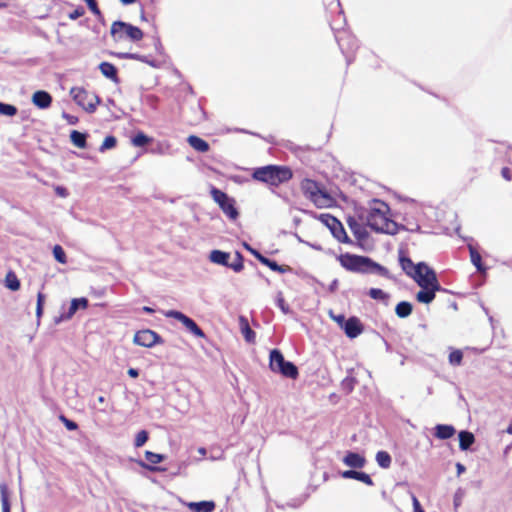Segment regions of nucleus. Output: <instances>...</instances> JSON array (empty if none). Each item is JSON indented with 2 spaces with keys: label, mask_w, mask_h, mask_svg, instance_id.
<instances>
[{
  "label": "nucleus",
  "mask_w": 512,
  "mask_h": 512,
  "mask_svg": "<svg viewBox=\"0 0 512 512\" xmlns=\"http://www.w3.org/2000/svg\"><path fill=\"white\" fill-rule=\"evenodd\" d=\"M117 56L120 59L138 60V61L146 63V64H148V65H150L152 67H157L156 61L155 60H151L148 56H145V55H140V54H137V53L122 52V53H118Z\"/></svg>",
  "instance_id": "nucleus-28"
},
{
  "label": "nucleus",
  "mask_w": 512,
  "mask_h": 512,
  "mask_svg": "<svg viewBox=\"0 0 512 512\" xmlns=\"http://www.w3.org/2000/svg\"><path fill=\"white\" fill-rule=\"evenodd\" d=\"M342 329L347 337L353 339L363 332V325L357 317L352 316L347 319V322H345Z\"/></svg>",
  "instance_id": "nucleus-16"
},
{
  "label": "nucleus",
  "mask_w": 512,
  "mask_h": 512,
  "mask_svg": "<svg viewBox=\"0 0 512 512\" xmlns=\"http://www.w3.org/2000/svg\"><path fill=\"white\" fill-rule=\"evenodd\" d=\"M412 504H413L414 512H424V510L422 509V507L420 505V502L418 501L417 497L414 495L412 496Z\"/></svg>",
  "instance_id": "nucleus-55"
},
{
  "label": "nucleus",
  "mask_w": 512,
  "mask_h": 512,
  "mask_svg": "<svg viewBox=\"0 0 512 512\" xmlns=\"http://www.w3.org/2000/svg\"><path fill=\"white\" fill-rule=\"evenodd\" d=\"M127 373L132 378H137L139 376V371H138V369H135V368H129Z\"/></svg>",
  "instance_id": "nucleus-61"
},
{
  "label": "nucleus",
  "mask_w": 512,
  "mask_h": 512,
  "mask_svg": "<svg viewBox=\"0 0 512 512\" xmlns=\"http://www.w3.org/2000/svg\"><path fill=\"white\" fill-rule=\"evenodd\" d=\"M230 253L221 250H212L209 254V260L212 263L229 266Z\"/></svg>",
  "instance_id": "nucleus-21"
},
{
  "label": "nucleus",
  "mask_w": 512,
  "mask_h": 512,
  "mask_svg": "<svg viewBox=\"0 0 512 512\" xmlns=\"http://www.w3.org/2000/svg\"><path fill=\"white\" fill-rule=\"evenodd\" d=\"M469 252H470V258L473 265L476 267L477 271L484 272L486 268L482 264L481 255L478 253V251L472 246L468 245Z\"/></svg>",
  "instance_id": "nucleus-33"
},
{
  "label": "nucleus",
  "mask_w": 512,
  "mask_h": 512,
  "mask_svg": "<svg viewBox=\"0 0 512 512\" xmlns=\"http://www.w3.org/2000/svg\"><path fill=\"white\" fill-rule=\"evenodd\" d=\"M164 316L167 318H173L177 321L181 322L182 325L194 336L199 338H205L206 335L204 331L197 325V323L184 313L177 310H168L165 311Z\"/></svg>",
  "instance_id": "nucleus-10"
},
{
  "label": "nucleus",
  "mask_w": 512,
  "mask_h": 512,
  "mask_svg": "<svg viewBox=\"0 0 512 512\" xmlns=\"http://www.w3.org/2000/svg\"><path fill=\"white\" fill-rule=\"evenodd\" d=\"M2 512H10L9 492L5 483L0 484Z\"/></svg>",
  "instance_id": "nucleus-35"
},
{
  "label": "nucleus",
  "mask_w": 512,
  "mask_h": 512,
  "mask_svg": "<svg viewBox=\"0 0 512 512\" xmlns=\"http://www.w3.org/2000/svg\"><path fill=\"white\" fill-rule=\"evenodd\" d=\"M320 219L339 242L351 243L342 223L336 217L331 214H322Z\"/></svg>",
  "instance_id": "nucleus-11"
},
{
  "label": "nucleus",
  "mask_w": 512,
  "mask_h": 512,
  "mask_svg": "<svg viewBox=\"0 0 512 512\" xmlns=\"http://www.w3.org/2000/svg\"><path fill=\"white\" fill-rule=\"evenodd\" d=\"M134 343L139 346L151 348V347L155 346L156 344L163 343V339L155 331L150 330V329H144V330L137 331L135 333Z\"/></svg>",
  "instance_id": "nucleus-13"
},
{
  "label": "nucleus",
  "mask_w": 512,
  "mask_h": 512,
  "mask_svg": "<svg viewBox=\"0 0 512 512\" xmlns=\"http://www.w3.org/2000/svg\"><path fill=\"white\" fill-rule=\"evenodd\" d=\"M187 506L192 512H213L215 509L213 501L190 502Z\"/></svg>",
  "instance_id": "nucleus-23"
},
{
  "label": "nucleus",
  "mask_w": 512,
  "mask_h": 512,
  "mask_svg": "<svg viewBox=\"0 0 512 512\" xmlns=\"http://www.w3.org/2000/svg\"><path fill=\"white\" fill-rule=\"evenodd\" d=\"M376 206L372 207L366 216L367 225L375 232L394 235L398 232V225L389 219L387 213L389 206L379 200H374Z\"/></svg>",
  "instance_id": "nucleus-2"
},
{
  "label": "nucleus",
  "mask_w": 512,
  "mask_h": 512,
  "mask_svg": "<svg viewBox=\"0 0 512 512\" xmlns=\"http://www.w3.org/2000/svg\"><path fill=\"white\" fill-rule=\"evenodd\" d=\"M437 291L438 290H434V287L421 288L416 294V299L420 303L429 304L435 299Z\"/></svg>",
  "instance_id": "nucleus-24"
},
{
  "label": "nucleus",
  "mask_w": 512,
  "mask_h": 512,
  "mask_svg": "<svg viewBox=\"0 0 512 512\" xmlns=\"http://www.w3.org/2000/svg\"><path fill=\"white\" fill-rule=\"evenodd\" d=\"M148 438H149V434L146 430L139 431L135 436V440H134L135 447L139 448V447L143 446L147 442Z\"/></svg>",
  "instance_id": "nucleus-44"
},
{
  "label": "nucleus",
  "mask_w": 512,
  "mask_h": 512,
  "mask_svg": "<svg viewBox=\"0 0 512 512\" xmlns=\"http://www.w3.org/2000/svg\"><path fill=\"white\" fill-rule=\"evenodd\" d=\"M269 360V367L273 372L290 379L298 377L299 370L297 366L293 362L285 360L280 350H271Z\"/></svg>",
  "instance_id": "nucleus-5"
},
{
  "label": "nucleus",
  "mask_w": 512,
  "mask_h": 512,
  "mask_svg": "<svg viewBox=\"0 0 512 512\" xmlns=\"http://www.w3.org/2000/svg\"><path fill=\"white\" fill-rule=\"evenodd\" d=\"M54 258L61 264H65L67 262V257L64 249L60 245H55L53 248Z\"/></svg>",
  "instance_id": "nucleus-41"
},
{
  "label": "nucleus",
  "mask_w": 512,
  "mask_h": 512,
  "mask_svg": "<svg viewBox=\"0 0 512 512\" xmlns=\"http://www.w3.org/2000/svg\"><path fill=\"white\" fill-rule=\"evenodd\" d=\"M434 430H435V432H434L435 437H437L439 439H449L456 432L455 428L452 425H446V424H438L435 426Z\"/></svg>",
  "instance_id": "nucleus-25"
},
{
  "label": "nucleus",
  "mask_w": 512,
  "mask_h": 512,
  "mask_svg": "<svg viewBox=\"0 0 512 512\" xmlns=\"http://www.w3.org/2000/svg\"><path fill=\"white\" fill-rule=\"evenodd\" d=\"M329 6H330L329 9L331 12L338 11V13L340 15L342 14L341 5H340L339 0H335V2L330 3Z\"/></svg>",
  "instance_id": "nucleus-53"
},
{
  "label": "nucleus",
  "mask_w": 512,
  "mask_h": 512,
  "mask_svg": "<svg viewBox=\"0 0 512 512\" xmlns=\"http://www.w3.org/2000/svg\"><path fill=\"white\" fill-rule=\"evenodd\" d=\"M239 320H240L241 332L243 334L244 339L248 343H254L255 338H256V333L249 326L248 320L244 316H241Z\"/></svg>",
  "instance_id": "nucleus-27"
},
{
  "label": "nucleus",
  "mask_w": 512,
  "mask_h": 512,
  "mask_svg": "<svg viewBox=\"0 0 512 512\" xmlns=\"http://www.w3.org/2000/svg\"><path fill=\"white\" fill-rule=\"evenodd\" d=\"M88 299L85 297L81 298H74L71 301V304L67 311L60 313L58 317H55L54 322L55 324H59L63 321H67L73 317V315L79 310V309H86L88 307Z\"/></svg>",
  "instance_id": "nucleus-14"
},
{
  "label": "nucleus",
  "mask_w": 512,
  "mask_h": 512,
  "mask_svg": "<svg viewBox=\"0 0 512 512\" xmlns=\"http://www.w3.org/2000/svg\"><path fill=\"white\" fill-rule=\"evenodd\" d=\"M88 8L90 9V11L98 18V19H101L102 18V13L98 7V4H97V1L94 0L92 2H88L86 3Z\"/></svg>",
  "instance_id": "nucleus-49"
},
{
  "label": "nucleus",
  "mask_w": 512,
  "mask_h": 512,
  "mask_svg": "<svg viewBox=\"0 0 512 512\" xmlns=\"http://www.w3.org/2000/svg\"><path fill=\"white\" fill-rule=\"evenodd\" d=\"M70 95L79 106L89 113H93L100 103V98L95 93H90L82 87L71 88Z\"/></svg>",
  "instance_id": "nucleus-9"
},
{
  "label": "nucleus",
  "mask_w": 512,
  "mask_h": 512,
  "mask_svg": "<svg viewBox=\"0 0 512 512\" xmlns=\"http://www.w3.org/2000/svg\"><path fill=\"white\" fill-rule=\"evenodd\" d=\"M463 496H464V491L462 489H458L454 495L455 507H458L459 505H461Z\"/></svg>",
  "instance_id": "nucleus-52"
},
{
  "label": "nucleus",
  "mask_w": 512,
  "mask_h": 512,
  "mask_svg": "<svg viewBox=\"0 0 512 512\" xmlns=\"http://www.w3.org/2000/svg\"><path fill=\"white\" fill-rule=\"evenodd\" d=\"M55 192H56V194H57L58 196L63 197V198H65V197H67V196H68V191H67V189H66L65 187H63V186H56V187H55Z\"/></svg>",
  "instance_id": "nucleus-56"
},
{
  "label": "nucleus",
  "mask_w": 512,
  "mask_h": 512,
  "mask_svg": "<svg viewBox=\"0 0 512 512\" xmlns=\"http://www.w3.org/2000/svg\"><path fill=\"white\" fill-rule=\"evenodd\" d=\"M338 288V280L337 279H334L331 284L329 285V291L330 292H335Z\"/></svg>",
  "instance_id": "nucleus-62"
},
{
  "label": "nucleus",
  "mask_w": 512,
  "mask_h": 512,
  "mask_svg": "<svg viewBox=\"0 0 512 512\" xmlns=\"http://www.w3.org/2000/svg\"><path fill=\"white\" fill-rule=\"evenodd\" d=\"M347 223L350 230L358 240H365L368 237L366 228L362 226L355 218L349 217Z\"/></svg>",
  "instance_id": "nucleus-20"
},
{
  "label": "nucleus",
  "mask_w": 512,
  "mask_h": 512,
  "mask_svg": "<svg viewBox=\"0 0 512 512\" xmlns=\"http://www.w3.org/2000/svg\"><path fill=\"white\" fill-rule=\"evenodd\" d=\"M421 288L434 287V290H441L440 283L437 279L435 271L427 264L423 270H419L413 279Z\"/></svg>",
  "instance_id": "nucleus-12"
},
{
  "label": "nucleus",
  "mask_w": 512,
  "mask_h": 512,
  "mask_svg": "<svg viewBox=\"0 0 512 512\" xmlns=\"http://www.w3.org/2000/svg\"><path fill=\"white\" fill-rule=\"evenodd\" d=\"M243 261V255L237 251L235 253V260L231 263L229 262L228 268L232 269L234 272H241L244 268Z\"/></svg>",
  "instance_id": "nucleus-38"
},
{
  "label": "nucleus",
  "mask_w": 512,
  "mask_h": 512,
  "mask_svg": "<svg viewBox=\"0 0 512 512\" xmlns=\"http://www.w3.org/2000/svg\"><path fill=\"white\" fill-rule=\"evenodd\" d=\"M99 69L106 78L112 80L115 83L119 82L117 68L112 63L102 62L99 65Z\"/></svg>",
  "instance_id": "nucleus-22"
},
{
  "label": "nucleus",
  "mask_w": 512,
  "mask_h": 512,
  "mask_svg": "<svg viewBox=\"0 0 512 512\" xmlns=\"http://www.w3.org/2000/svg\"><path fill=\"white\" fill-rule=\"evenodd\" d=\"M155 49L157 52L162 53L163 47L159 38L155 39Z\"/></svg>",
  "instance_id": "nucleus-63"
},
{
  "label": "nucleus",
  "mask_w": 512,
  "mask_h": 512,
  "mask_svg": "<svg viewBox=\"0 0 512 512\" xmlns=\"http://www.w3.org/2000/svg\"><path fill=\"white\" fill-rule=\"evenodd\" d=\"M341 477L344 479H354L358 480L368 486H373L374 482L370 475L364 472L357 471L356 469L346 470L340 473Z\"/></svg>",
  "instance_id": "nucleus-18"
},
{
  "label": "nucleus",
  "mask_w": 512,
  "mask_h": 512,
  "mask_svg": "<svg viewBox=\"0 0 512 512\" xmlns=\"http://www.w3.org/2000/svg\"><path fill=\"white\" fill-rule=\"evenodd\" d=\"M293 176L291 169L287 166L267 165L256 168L252 174L253 179L278 186L289 181Z\"/></svg>",
  "instance_id": "nucleus-3"
},
{
  "label": "nucleus",
  "mask_w": 512,
  "mask_h": 512,
  "mask_svg": "<svg viewBox=\"0 0 512 512\" xmlns=\"http://www.w3.org/2000/svg\"><path fill=\"white\" fill-rule=\"evenodd\" d=\"M5 285L12 291H17L20 288V281L13 272H9L5 278Z\"/></svg>",
  "instance_id": "nucleus-36"
},
{
  "label": "nucleus",
  "mask_w": 512,
  "mask_h": 512,
  "mask_svg": "<svg viewBox=\"0 0 512 512\" xmlns=\"http://www.w3.org/2000/svg\"><path fill=\"white\" fill-rule=\"evenodd\" d=\"M244 248L249 251L258 261L263 257V255L253 247H251L248 243L243 244Z\"/></svg>",
  "instance_id": "nucleus-51"
},
{
  "label": "nucleus",
  "mask_w": 512,
  "mask_h": 512,
  "mask_svg": "<svg viewBox=\"0 0 512 512\" xmlns=\"http://www.w3.org/2000/svg\"><path fill=\"white\" fill-rule=\"evenodd\" d=\"M339 262L346 270L361 274H375L387 279H393L389 270L375 262L368 256H360L350 253L340 255Z\"/></svg>",
  "instance_id": "nucleus-1"
},
{
  "label": "nucleus",
  "mask_w": 512,
  "mask_h": 512,
  "mask_svg": "<svg viewBox=\"0 0 512 512\" xmlns=\"http://www.w3.org/2000/svg\"><path fill=\"white\" fill-rule=\"evenodd\" d=\"M399 264L405 274L412 279H414V276L417 275L419 270H423V268L426 267L425 262L414 264L413 261L407 255H405L403 251L399 252Z\"/></svg>",
  "instance_id": "nucleus-15"
},
{
  "label": "nucleus",
  "mask_w": 512,
  "mask_h": 512,
  "mask_svg": "<svg viewBox=\"0 0 512 512\" xmlns=\"http://www.w3.org/2000/svg\"><path fill=\"white\" fill-rule=\"evenodd\" d=\"M259 262L261 264L269 267L272 271H275V272H278V273H285L288 270H290V268L288 266H281L275 260H272V259H270L268 257H265L264 255L260 259Z\"/></svg>",
  "instance_id": "nucleus-30"
},
{
  "label": "nucleus",
  "mask_w": 512,
  "mask_h": 512,
  "mask_svg": "<svg viewBox=\"0 0 512 512\" xmlns=\"http://www.w3.org/2000/svg\"><path fill=\"white\" fill-rule=\"evenodd\" d=\"M368 295L370 296V298L374 300H379L385 303L386 305L388 304V301L390 299V295L379 288H370L368 291Z\"/></svg>",
  "instance_id": "nucleus-34"
},
{
  "label": "nucleus",
  "mask_w": 512,
  "mask_h": 512,
  "mask_svg": "<svg viewBox=\"0 0 512 512\" xmlns=\"http://www.w3.org/2000/svg\"><path fill=\"white\" fill-rule=\"evenodd\" d=\"M211 197L219 205L223 213L230 219L236 220L239 216V212L235 206V200L229 197L222 190L212 187L210 190Z\"/></svg>",
  "instance_id": "nucleus-8"
},
{
  "label": "nucleus",
  "mask_w": 512,
  "mask_h": 512,
  "mask_svg": "<svg viewBox=\"0 0 512 512\" xmlns=\"http://www.w3.org/2000/svg\"><path fill=\"white\" fill-rule=\"evenodd\" d=\"M376 461L382 468H389L391 464V456L383 450H380L376 455Z\"/></svg>",
  "instance_id": "nucleus-37"
},
{
  "label": "nucleus",
  "mask_w": 512,
  "mask_h": 512,
  "mask_svg": "<svg viewBox=\"0 0 512 512\" xmlns=\"http://www.w3.org/2000/svg\"><path fill=\"white\" fill-rule=\"evenodd\" d=\"M331 29L336 31L335 39L339 45L340 50L346 57L347 64L352 62L351 54H353L358 48V42L356 38L346 30H340L336 27L335 23L330 24Z\"/></svg>",
  "instance_id": "nucleus-7"
},
{
  "label": "nucleus",
  "mask_w": 512,
  "mask_h": 512,
  "mask_svg": "<svg viewBox=\"0 0 512 512\" xmlns=\"http://www.w3.org/2000/svg\"><path fill=\"white\" fill-rule=\"evenodd\" d=\"M142 310L145 312V313H148V314H151L154 312V309H152L151 307H148V306H144L142 308Z\"/></svg>",
  "instance_id": "nucleus-64"
},
{
  "label": "nucleus",
  "mask_w": 512,
  "mask_h": 512,
  "mask_svg": "<svg viewBox=\"0 0 512 512\" xmlns=\"http://www.w3.org/2000/svg\"><path fill=\"white\" fill-rule=\"evenodd\" d=\"M63 117H64L65 119H67L68 123H69V124H71V125L76 124V123H77V121H78V118H77V117L72 116V115H69V114H67V113H63Z\"/></svg>",
  "instance_id": "nucleus-58"
},
{
  "label": "nucleus",
  "mask_w": 512,
  "mask_h": 512,
  "mask_svg": "<svg viewBox=\"0 0 512 512\" xmlns=\"http://www.w3.org/2000/svg\"><path fill=\"white\" fill-rule=\"evenodd\" d=\"M332 318L339 324L341 328H343V325L345 324V322H347V319L343 314H339L336 316L332 315Z\"/></svg>",
  "instance_id": "nucleus-57"
},
{
  "label": "nucleus",
  "mask_w": 512,
  "mask_h": 512,
  "mask_svg": "<svg viewBox=\"0 0 512 512\" xmlns=\"http://www.w3.org/2000/svg\"><path fill=\"white\" fill-rule=\"evenodd\" d=\"M301 191L304 196L312 201L318 208L327 207L332 201L329 194L325 190L321 189L316 181L308 178L301 182Z\"/></svg>",
  "instance_id": "nucleus-4"
},
{
  "label": "nucleus",
  "mask_w": 512,
  "mask_h": 512,
  "mask_svg": "<svg viewBox=\"0 0 512 512\" xmlns=\"http://www.w3.org/2000/svg\"><path fill=\"white\" fill-rule=\"evenodd\" d=\"M110 33L115 41L129 39L132 42H138L144 36L140 28L121 20L112 23Z\"/></svg>",
  "instance_id": "nucleus-6"
},
{
  "label": "nucleus",
  "mask_w": 512,
  "mask_h": 512,
  "mask_svg": "<svg viewBox=\"0 0 512 512\" xmlns=\"http://www.w3.org/2000/svg\"><path fill=\"white\" fill-rule=\"evenodd\" d=\"M32 103L40 109H47L51 106L52 96L47 91L38 90L32 96Z\"/></svg>",
  "instance_id": "nucleus-19"
},
{
  "label": "nucleus",
  "mask_w": 512,
  "mask_h": 512,
  "mask_svg": "<svg viewBox=\"0 0 512 512\" xmlns=\"http://www.w3.org/2000/svg\"><path fill=\"white\" fill-rule=\"evenodd\" d=\"M459 448H470L475 441L473 433L463 430L459 432Z\"/></svg>",
  "instance_id": "nucleus-31"
},
{
  "label": "nucleus",
  "mask_w": 512,
  "mask_h": 512,
  "mask_svg": "<svg viewBox=\"0 0 512 512\" xmlns=\"http://www.w3.org/2000/svg\"><path fill=\"white\" fill-rule=\"evenodd\" d=\"M501 175L506 181L512 180V173L508 167H503L501 170Z\"/></svg>",
  "instance_id": "nucleus-54"
},
{
  "label": "nucleus",
  "mask_w": 512,
  "mask_h": 512,
  "mask_svg": "<svg viewBox=\"0 0 512 512\" xmlns=\"http://www.w3.org/2000/svg\"><path fill=\"white\" fill-rule=\"evenodd\" d=\"M276 305L280 308V310L284 313V314H289L291 313V309L289 307V305L286 303L284 297H283V294L282 292H278L277 293V296H276Z\"/></svg>",
  "instance_id": "nucleus-42"
},
{
  "label": "nucleus",
  "mask_w": 512,
  "mask_h": 512,
  "mask_svg": "<svg viewBox=\"0 0 512 512\" xmlns=\"http://www.w3.org/2000/svg\"><path fill=\"white\" fill-rule=\"evenodd\" d=\"M463 353L461 350H453L449 354V363L453 366H459L462 363Z\"/></svg>",
  "instance_id": "nucleus-43"
},
{
  "label": "nucleus",
  "mask_w": 512,
  "mask_h": 512,
  "mask_svg": "<svg viewBox=\"0 0 512 512\" xmlns=\"http://www.w3.org/2000/svg\"><path fill=\"white\" fill-rule=\"evenodd\" d=\"M342 462L351 469H361L366 464V459L359 453L349 452L342 457Z\"/></svg>",
  "instance_id": "nucleus-17"
},
{
  "label": "nucleus",
  "mask_w": 512,
  "mask_h": 512,
  "mask_svg": "<svg viewBox=\"0 0 512 512\" xmlns=\"http://www.w3.org/2000/svg\"><path fill=\"white\" fill-rule=\"evenodd\" d=\"M146 459L151 464H157V463H160L164 459V456L161 454L153 453L150 450H146Z\"/></svg>",
  "instance_id": "nucleus-47"
},
{
  "label": "nucleus",
  "mask_w": 512,
  "mask_h": 512,
  "mask_svg": "<svg viewBox=\"0 0 512 512\" xmlns=\"http://www.w3.org/2000/svg\"><path fill=\"white\" fill-rule=\"evenodd\" d=\"M413 306L408 301H401L395 307V313L399 318H407L411 315Z\"/></svg>",
  "instance_id": "nucleus-29"
},
{
  "label": "nucleus",
  "mask_w": 512,
  "mask_h": 512,
  "mask_svg": "<svg viewBox=\"0 0 512 512\" xmlns=\"http://www.w3.org/2000/svg\"><path fill=\"white\" fill-rule=\"evenodd\" d=\"M44 301H45L44 294L39 292L37 295V307H43Z\"/></svg>",
  "instance_id": "nucleus-59"
},
{
  "label": "nucleus",
  "mask_w": 512,
  "mask_h": 512,
  "mask_svg": "<svg viewBox=\"0 0 512 512\" xmlns=\"http://www.w3.org/2000/svg\"><path fill=\"white\" fill-rule=\"evenodd\" d=\"M151 141V138H149L146 134L143 132H138L135 134L132 138V143L136 147H143L146 144H148Z\"/></svg>",
  "instance_id": "nucleus-39"
},
{
  "label": "nucleus",
  "mask_w": 512,
  "mask_h": 512,
  "mask_svg": "<svg viewBox=\"0 0 512 512\" xmlns=\"http://www.w3.org/2000/svg\"><path fill=\"white\" fill-rule=\"evenodd\" d=\"M71 142L78 148H86L87 145V134L73 130L70 134Z\"/></svg>",
  "instance_id": "nucleus-32"
},
{
  "label": "nucleus",
  "mask_w": 512,
  "mask_h": 512,
  "mask_svg": "<svg viewBox=\"0 0 512 512\" xmlns=\"http://www.w3.org/2000/svg\"><path fill=\"white\" fill-rule=\"evenodd\" d=\"M456 469H457V476H460L462 473H464L466 471L465 466L463 464H461L460 462L456 463Z\"/></svg>",
  "instance_id": "nucleus-60"
},
{
  "label": "nucleus",
  "mask_w": 512,
  "mask_h": 512,
  "mask_svg": "<svg viewBox=\"0 0 512 512\" xmlns=\"http://www.w3.org/2000/svg\"><path fill=\"white\" fill-rule=\"evenodd\" d=\"M189 145L198 152L205 153L209 150V144L196 135H190L187 138Z\"/></svg>",
  "instance_id": "nucleus-26"
},
{
  "label": "nucleus",
  "mask_w": 512,
  "mask_h": 512,
  "mask_svg": "<svg viewBox=\"0 0 512 512\" xmlns=\"http://www.w3.org/2000/svg\"><path fill=\"white\" fill-rule=\"evenodd\" d=\"M17 107L12 105V104H8V103H4V102H0V114L1 115H5V116H14L17 114Z\"/></svg>",
  "instance_id": "nucleus-40"
},
{
  "label": "nucleus",
  "mask_w": 512,
  "mask_h": 512,
  "mask_svg": "<svg viewBox=\"0 0 512 512\" xmlns=\"http://www.w3.org/2000/svg\"><path fill=\"white\" fill-rule=\"evenodd\" d=\"M85 14V9L82 6H78L74 11L69 13V18L71 20H76L80 17H82Z\"/></svg>",
  "instance_id": "nucleus-50"
},
{
  "label": "nucleus",
  "mask_w": 512,
  "mask_h": 512,
  "mask_svg": "<svg viewBox=\"0 0 512 512\" xmlns=\"http://www.w3.org/2000/svg\"><path fill=\"white\" fill-rule=\"evenodd\" d=\"M60 420L62 421V423L65 425V427L69 430V431H74L78 428V425L76 422L68 419L67 417H65L64 415H61L60 416Z\"/></svg>",
  "instance_id": "nucleus-48"
},
{
  "label": "nucleus",
  "mask_w": 512,
  "mask_h": 512,
  "mask_svg": "<svg viewBox=\"0 0 512 512\" xmlns=\"http://www.w3.org/2000/svg\"><path fill=\"white\" fill-rule=\"evenodd\" d=\"M355 382L356 380L353 377L347 376L341 382L342 390H344L346 393L352 392V390L354 389Z\"/></svg>",
  "instance_id": "nucleus-45"
},
{
  "label": "nucleus",
  "mask_w": 512,
  "mask_h": 512,
  "mask_svg": "<svg viewBox=\"0 0 512 512\" xmlns=\"http://www.w3.org/2000/svg\"><path fill=\"white\" fill-rule=\"evenodd\" d=\"M117 140L114 136H107L102 145L100 146V151H105L107 149H111L116 146Z\"/></svg>",
  "instance_id": "nucleus-46"
}]
</instances>
